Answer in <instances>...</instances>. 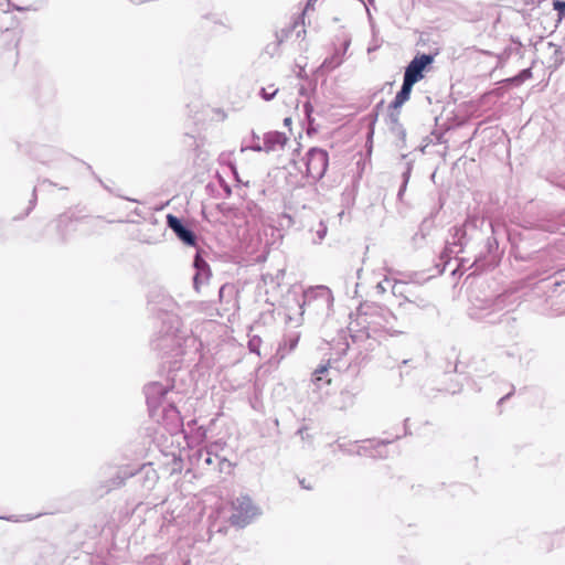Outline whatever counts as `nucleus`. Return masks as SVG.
Returning <instances> with one entry per match:
<instances>
[{
	"label": "nucleus",
	"mask_w": 565,
	"mask_h": 565,
	"mask_svg": "<svg viewBox=\"0 0 565 565\" xmlns=\"http://www.w3.org/2000/svg\"><path fill=\"white\" fill-rule=\"evenodd\" d=\"M161 323L159 335L153 340L157 350L174 358L199 353L201 341L183 326L179 316L164 313Z\"/></svg>",
	"instance_id": "obj_1"
},
{
	"label": "nucleus",
	"mask_w": 565,
	"mask_h": 565,
	"mask_svg": "<svg viewBox=\"0 0 565 565\" xmlns=\"http://www.w3.org/2000/svg\"><path fill=\"white\" fill-rule=\"evenodd\" d=\"M145 395L152 417L157 420L161 418L171 429L181 426L180 412L175 407L177 393L173 392L172 385L152 382L145 387Z\"/></svg>",
	"instance_id": "obj_2"
},
{
	"label": "nucleus",
	"mask_w": 565,
	"mask_h": 565,
	"mask_svg": "<svg viewBox=\"0 0 565 565\" xmlns=\"http://www.w3.org/2000/svg\"><path fill=\"white\" fill-rule=\"evenodd\" d=\"M358 324L363 328L366 338L396 337L406 332V326L398 321L390 309L380 306L370 307L361 312Z\"/></svg>",
	"instance_id": "obj_3"
},
{
	"label": "nucleus",
	"mask_w": 565,
	"mask_h": 565,
	"mask_svg": "<svg viewBox=\"0 0 565 565\" xmlns=\"http://www.w3.org/2000/svg\"><path fill=\"white\" fill-rule=\"evenodd\" d=\"M296 305L298 306V313L292 315L291 308L289 306L286 307V321L288 323H292L296 328L302 324V316H303V307L310 313H313L318 317H328L330 316L333 307V295L330 288L323 285L309 287L302 292V301L300 302L298 299H294Z\"/></svg>",
	"instance_id": "obj_4"
},
{
	"label": "nucleus",
	"mask_w": 565,
	"mask_h": 565,
	"mask_svg": "<svg viewBox=\"0 0 565 565\" xmlns=\"http://www.w3.org/2000/svg\"><path fill=\"white\" fill-rule=\"evenodd\" d=\"M230 516L233 525L244 527L262 514V510L248 495H241L232 502Z\"/></svg>",
	"instance_id": "obj_5"
},
{
	"label": "nucleus",
	"mask_w": 565,
	"mask_h": 565,
	"mask_svg": "<svg viewBox=\"0 0 565 565\" xmlns=\"http://www.w3.org/2000/svg\"><path fill=\"white\" fill-rule=\"evenodd\" d=\"M306 168V177L312 182L319 181L326 173L329 164V154L321 148H311L301 160Z\"/></svg>",
	"instance_id": "obj_6"
},
{
	"label": "nucleus",
	"mask_w": 565,
	"mask_h": 565,
	"mask_svg": "<svg viewBox=\"0 0 565 565\" xmlns=\"http://www.w3.org/2000/svg\"><path fill=\"white\" fill-rule=\"evenodd\" d=\"M478 217L469 216L462 226H455L452 228L451 238L447 239L441 258H451L463 250L468 230H476L478 227Z\"/></svg>",
	"instance_id": "obj_7"
},
{
	"label": "nucleus",
	"mask_w": 565,
	"mask_h": 565,
	"mask_svg": "<svg viewBox=\"0 0 565 565\" xmlns=\"http://www.w3.org/2000/svg\"><path fill=\"white\" fill-rule=\"evenodd\" d=\"M390 441H377V440H367L363 445H360L358 441H345L342 438H339L335 444L340 451L348 455H356V456H369V457H384L383 452L380 450L383 446L388 444Z\"/></svg>",
	"instance_id": "obj_8"
},
{
	"label": "nucleus",
	"mask_w": 565,
	"mask_h": 565,
	"mask_svg": "<svg viewBox=\"0 0 565 565\" xmlns=\"http://www.w3.org/2000/svg\"><path fill=\"white\" fill-rule=\"evenodd\" d=\"M433 61L434 57L429 54H422L414 57V60H412L406 66L403 79L414 85L423 77V71L427 65L433 63Z\"/></svg>",
	"instance_id": "obj_9"
},
{
	"label": "nucleus",
	"mask_w": 565,
	"mask_h": 565,
	"mask_svg": "<svg viewBox=\"0 0 565 565\" xmlns=\"http://www.w3.org/2000/svg\"><path fill=\"white\" fill-rule=\"evenodd\" d=\"M168 226L175 233L178 238L189 246H194L196 243L195 234L183 225L181 220L172 214L167 215Z\"/></svg>",
	"instance_id": "obj_10"
},
{
	"label": "nucleus",
	"mask_w": 565,
	"mask_h": 565,
	"mask_svg": "<svg viewBox=\"0 0 565 565\" xmlns=\"http://www.w3.org/2000/svg\"><path fill=\"white\" fill-rule=\"evenodd\" d=\"M193 266L195 274L193 276V287L196 292H200L202 286L206 285L210 280L211 271L207 263L196 254Z\"/></svg>",
	"instance_id": "obj_11"
},
{
	"label": "nucleus",
	"mask_w": 565,
	"mask_h": 565,
	"mask_svg": "<svg viewBox=\"0 0 565 565\" xmlns=\"http://www.w3.org/2000/svg\"><path fill=\"white\" fill-rule=\"evenodd\" d=\"M286 141L287 137L284 132L271 131L265 135L263 149H265L266 152L274 151L284 147Z\"/></svg>",
	"instance_id": "obj_12"
},
{
	"label": "nucleus",
	"mask_w": 565,
	"mask_h": 565,
	"mask_svg": "<svg viewBox=\"0 0 565 565\" xmlns=\"http://www.w3.org/2000/svg\"><path fill=\"white\" fill-rule=\"evenodd\" d=\"M216 445H211L210 447L199 449L196 451V457L199 461H202L203 466H211L214 462V459H217L220 465H230L226 459H221L217 455L214 456V448Z\"/></svg>",
	"instance_id": "obj_13"
},
{
	"label": "nucleus",
	"mask_w": 565,
	"mask_h": 565,
	"mask_svg": "<svg viewBox=\"0 0 565 565\" xmlns=\"http://www.w3.org/2000/svg\"><path fill=\"white\" fill-rule=\"evenodd\" d=\"M413 86V84L403 79L401 90L396 94L394 100L391 103V107L395 110L402 107L404 103L409 99Z\"/></svg>",
	"instance_id": "obj_14"
},
{
	"label": "nucleus",
	"mask_w": 565,
	"mask_h": 565,
	"mask_svg": "<svg viewBox=\"0 0 565 565\" xmlns=\"http://www.w3.org/2000/svg\"><path fill=\"white\" fill-rule=\"evenodd\" d=\"M390 120V130L393 135H395L401 140H405L406 138V131L403 128L402 124L399 122V113L398 111H391L388 115Z\"/></svg>",
	"instance_id": "obj_15"
},
{
	"label": "nucleus",
	"mask_w": 565,
	"mask_h": 565,
	"mask_svg": "<svg viewBox=\"0 0 565 565\" xmlns=\"http://www.w3.org/2000/svg\"><path fill=\"white\" fill-rule=\"evenodd\" d=\"M312 382L321 387L324 384H329L331 379L329 377V363L319 365L312 373Z\"/></svg>",
	"instance_id": "obj_16"
},
{
	"label": "nucleus",
	"mask_w": 565,
	"mask_h": 565,
	"mask_svg": "<svg viewBox=\"0 0 565 565\" xmlns=\"http://www.w3.org/2000/svg\"><path fill=\"white\" fill-rule=\"evenodd\" d=\"M134 475L135 471L128 468L119 469L116 477L110 480V484L107 487L106 492L110 491L111 489L121 487L125 481Z\"/></svg>",
	"instance_id": "obj_17"
},
{
	"label": "nucleus",
	"mask_w": 565,
	"mask_h": 565,
	"mask_svg": "<svg viewBox=\"0 0 565 565\" xmlns=\"http://www.w3.org/2000/svg\"><path fill=\"white\" fill-rule=\"evenodd\" d=\"M349 45H350V40H345L343 43V52L342 53L335 52L330 58L324 60L323 66L331 68V70L340 66L343 63V55L347 52Z\"/></svg>",
	"instance_id": "obj_18"
},
{
	"label": "nucleus",
	"mask_w": 565,
	"mask_h": 565,
	"mask_svg": "<svg viewBox=\"0 0 565 565\" xmlns=\"http://www.w3.org/2000/svg\"><path fill=\"white\" fill-rule=\"evenodd\" d=\"M300 339V333L298 331L289 332L285 335L282 348L287 349L288 352L292 351Z\"/></svg>",
	"instance_id": "obj_19"
},
{
	"label": "nucleus",
	"mask_w": 565,
	"mask_h": 565,
	"mask_svg": "<svg viewBox=\"0 0 565 565\" xmlns=\"http://www.w3.org/2000/svg\"><path fill=\"white\" fill-rule=\"evenodd\" d=\"M73 223V220L70 215H61L56 221V227L58 232L61 233L62 237H64V227H67L70 224Z\"/></svg>",
	"instance_id": "obj_20"
},
{
	"label": "nucleus",
	"mask_w": 565,
	"mask_h": 565,
	"mask_svg": "<svg viewBox=\"0 0 565 565\" xmlns=\"http://www.w3.org/2000/svg\"><path fill=\"white\" fill-rule=\"evenodd\" d=\"M412 169H413V162L409 161L406 163V170L403 172V184L398 191V196H401L404 193V191L406 190V186H407L411 173H412Z\"/></svg>",
	"instance_id": "obj_21"
},
{
	"label": "nucleus",
	"mask_w": 565,
	"mask_h": 565,
	"mask_svg": "<svg viewBox=\"0 0 565 565\" xmlns=\"http://www.w3.org/2000/svg\"><path fill=\"white\" fill-rule=\"evenodd\" d=\"M277 93H278V88H276L274 85H269V86L263 87L260 89V96L265 100H271L276 96Z\"/></svg>",
	"instance_id": "obj_22"
},
{
	"label": "nucleus",
	"mask_w": 565,
	"mask_h": 565,
	"mask_svg": "<svg viewBox=\"0 0 565 565\" xmlns=\"http://www.w3.org/2000/svg\"><path fill=\"white\" fill-rule=\"evenodd\" d=\"M262 344V339L258 335H252L248 340V349L250 352L259 355V349Z\"/></svg>",
	"instance_id": "obj_23"
},
{
	"label": "nucleus",
	"mask_w": 565,
	"mask_h": 565,
	"mask_svg": "<svg viewBox=\"0 0 565 565\" xmlns=\"http://www.w3.org/2000/svg\"><path fill=\"white\" fill-rule=\"evenodd\" d=\"M327 225L321 221L319 222L318 224V228L316 231V238H313V242L315 243H321L323 241V238L326 237L327 235Z\"/></svg>",
	"instance_id": "obj_24"
},
{
	"label": "nucleus",
	"mask_w": 565,
	"mask_h": 565,
	"mask_svg": "<svg viewBox=\"0 0 565 565\" xmlns=\"http://www.w3.org/2000/svg\"><path fill=\"white\" fill-rule=\"evenodd\" d=\"M532 77V72L530 68H525L521 71L515 77H513L511 81L514 83H522L529 78Z\"/></svg>",
	"instance_id": "obj_25"
},
{
	"label": "nucleus",
	"mask_w": 565,
	"mask_h": 565,
	"mask_svg": "<svg viewBox=\"0 0 565 565\" xmlns=\"http://www.w3.org/2000/svg\"><path fill=\"white\" fill-rule=\"evenodd\" d=\"M404 287L405 285L403 282L396 280L392 286V291L395 296H403Z\"/></svg>",
	"instance_id": "obj_26"
},
{
	"label": "nucleus",
	"mask_w": 565,
	"mask_h": 565,
	"mask_svg": "<svg viewBox=\"0 0 565 565\" xmlns=\"http://www.w3.org/2000/svg\"><path fill=\"white\" fill-rule=\"evenodd\" d=\"M4 3H6V4H7V7H8V8H7V10H6V12H7V11H9V10H10V8H12L13 10H17V11H25V10H29V8L19 7V6H12V4L10 3V1H9V0H0V7H2Z\"/></svg>",
	"instance_id": "obj_27"
},
{
	"label": "nucleus",
	"mask_w": 565,
	"mask_h": 565,
	"mask_svg": "<svg viewBox=\"0 0 565 565\" xmlns=\"http://www.w3.org/2000/svg\"><path fill=\"white\" fill-rule=\"evenodd\" d=\"M554 9L558 12L559 17H565V1H555Z\"/></svg>",
	"instance_id": "obj_28"
},
{
	"label": "nucleus",
	"mask_w": 565,
	"mask_h": 565,
	"mask_svg": "<svg viewBox=\"0 0 565 565\" xmlns=\"http://www.w3.org/2000/svg\"><path fill=\"white\" fill-rule=\"evenodd\" d=\"M303 111H305V115L308 118V120L311 121V114L313 111V107H312V105L309 102L305 103Z\"/></svg>",
	"instance_id": "obj_29"
},
{
	"label": "nucleus",
	"mask_w": 565,
	"mask_h": 565,
	"mask_svg": "<svg viewBox=\"0 0 565 565\" xmlns=\"http://www.w3.org/2000/svg\"><path fill=\"white\" fill-rule=\"evenodd\" d=\"M316 1L317 0H308L307 4H306V7H305V9L302 11V18L305 15H307L310 10H313V6H315ZM302 24H305L303 21H302Z\"/></svg>",
	"instance_id": "obj_30"
},
{
	"label": "nucleus",
	"mask_w": 565,
	"mask_h": 565,
	"mask_svg": "<svg viewBox=\"0 0 565 565\" xmlns=\"http://www.w3.org/2000/svg\"><path fill=\"white\" fill-rule=\"evenodd\" d=\"M385 282H390V279L388 278H385L383 281H380L377 285H376V289L379 290V292L383 294L386 291V287L384 286Z\"/></svg>",
	"instance_id": "obj_31"
},
{
	"label": "nucleus",
	"mask_w": 565,
	"mask_h": 565,
	"mask_svg": "<svg viewBox=\"0 0 565 565\" xmlns=\"http://www.w3.org/2000/svg\"><path fill=\"white\" fill-rule=\"evenodd\" d=\"M297 67H298L297 77L306 78L307 74H306L305 67L300 66V65H297Z\"/></svg>",
	"instance_id": "obj_32"
},
{
	"label": "nucleus",
	"mask_w": 565,
	"mask_h": 565,
	"mask_svg": "<svg viewBox=\"0 0 565 565\" xmlns=\"http://www.w3.org/2000/svg\"><path fill=\"white\" fill-rule=\"evenodd\" d=\"M341 395H342V397H348L350 404H352V402H353L352 395H350L348 392H342Z\"/></svg>",
	"instance_id": "obj_33"
},
{
	"label": "nucleus",
	"mask_w": 565,
	"mask_h": 565,
	"mask_svg": "<svg viewBox=\"0 0 565 565\" xmlns=\"http://www.w3.org/2000/svg\"><path fill=\"white\" fill-rule=\"evenodd\" d=\"M250 149L254 151H265V149H263V146H260V145H255V146L250 147Z\"/></svg>",
	"instance_id": "obj_34"
},
{
	"label": "nucleus",
	"mask_w": 565,
	"mask_h": 565,
	"mask_svg": "<svg viewBox=\"0 0 565 565\" xmlns=\"http://www.w3.org/2000/svg\"><path fill=\"white\" fill-rule=\"evenodd\" d=\"M299 94L305 96L307 94V88L305 86L299 87Z\"/></svg>",
	"instance_id": "obj_35"
},
{
	"label": "nucleus",
	"mask_w": 565,
	"mask_h": 565,
	"mask_svg": "<svg viewBox=\"0 0 565 565\" xmlns=\"http://www.w3.org/2000/svg\"><path fill=\"white\" fill-rule=\"evenodd\" d=\"M225 290H226V286H222V287L220 288V291H218L220 298H222V297H223V294L225 292Z\"/></svg>",
	"instance_id": "obj_36"
},
{
	"label": "nucleus",
	"mask_w": 565,
	"mask_h": 565,
	"mask_svg": "<svg viewBox=\"0 0 565 565\" xmlns=\"http://www.w3.org/2000/svg\"><path fill=\"white\" fill-rule=\"evenodd\" d=\"M284 124L286 126L290 125L291 124V118H285Z\"/></svg>",
	"instance_id": "obj_37"
},
{
	"label": "nucleus",
	"mask_w": 565,
	"mask_h": 565,
	"mask_svg": "<svg viewBox=\"0 0 565 565\" xmlns=\"http://www.w3.org/2000/svg\"><path fill=\"white\" fill-rule=\"evenodd\" d=\"M470 316L476 319V308L475 307L472 308Z\"/></svg>",
	"instance_id": "obj_38"
},
{
	"label": "nucleus",
	"mask_w": 565,
	"mask_h": 565,
	"mask_svg": "<svg viewBox=\"0 0 565 565\" xmlns=\"http://www.w3.org/2000/svg\"><path fill=\"white\" fill-rule=\"evenodd\" d=\"M303 32H305V30H303V29H302V30L297 31V36L299 38V36H300V34H301V33H303Z\"/></svg>",
	"instance_id": "obj_39"
},
{
	"label": "nucleus",
	"mask_w": 565,
	"mask_h": 565,
	"mask_svg": "<svg viewBox=\"0 0 565 565\" xmlns=\"http://www.w3.org/2000/svg\"><path fill=\"white\" fill-rule=\"evenodd\" d=\"M510 396V394H508L507 396L504 397H501L500 402H503L504 399H507L508 397Z\"/></svg>",
	"instance_id": "obj_40"
},
{
	"label": "nucleus",
	"mask_w": 565,
	"mask_h": 565,
	"mask_svg": "<svg viewBox=\"0 0 565 565\" xmlns=\"http://www.w3.org/2000/svg\"><path fill=\"white\" fill-rule=\"evenodd\" d=\"M298 26V22H295L292 25V29H296Z\"/></svg>",
	"instance_id": "obj_41"
},
{
	"label": "nucleus",
	"mask_w": 565,
	"mask_h": 565,
	"mask_svg": "<svg viewBox=\"0 0 565 565\" xmlns=\"http://www.w3.org/2000/svg\"><path fill=\"white\" fill-rule=\"evenodd\" d=\"M233 172H234L235 177L237 178V171L235 169H233Z\"/></svg>",
	"instance_id": "obj_42"
},
{
	"label": "nucleus",
	"mask_w": 565,
	"mask_h": 565,
	"mask_svg": "<svg viewBox=\"0 0 565 565\" xmlns=\"http://www.w3.org/2000/svg\"><path fill=\"white\" fill-rule=\"evenodd\" d=\"M301 486H302V488H307L306 482H303V481L301 482Z\"/></svg>",
	"instance_id": "obj_43"
},
{
	"label": "nucleus",
	"mask_w": 565,
	"mask_h": 565,
	"mask_svg": "<svg viewBox=\"0 0 565 565\" xmlns=\"http://www.w3.org/2000/svg\"><path fill=\"white\" fill-rule=\"evenodd\" d=\"M301 486H302V488H307L306 482H303V481L301 482Z\"/></svg>",
	"instance_id": "obj_44"
}]
</instances>
